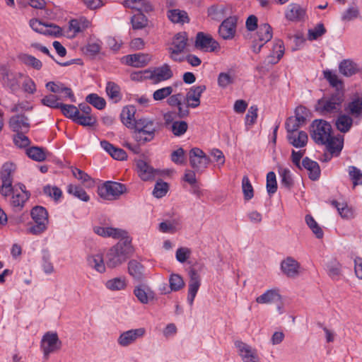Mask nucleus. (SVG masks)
<instances>
[{
	"instance_id": "f257e3e1",
	"label": "nucleus",
	"mask_w": 362,
	"mask_h": 362,
	"mask_svg": "<svg viewBox=\"0 0 362 362\" xmlns=\"http://www.w3.org/2000/svg\"><path fill=\"white\" fill-rule=\"evenodd\" d=\"M132 252L131 240L128 238L120 240L112 247L106 254V264L110 268H115L122 264Z\"/></svg>"
},
{
	"instance_id": "f03ea898",
	"label": "nucleus",
	"mask_w": 362,
	"mask_h": 362,
	"mask_svg": "<svg viewBox=\"0 0 362 362\" xmlns=\"http://www.w3.org/2000/svg\"><path fill=\"white\" fill-rule=\"evenodd\" d=\"M344 100L343 91L337 89L329 97L320 99L316 105V110L322 115L338 113L341 111Z\"/></svg>"
},
{
	"instance_id": "7ed1b4c3",
	"label": "nucleus",
	"mask_w": 362,
	"mask_h": 362,
	"mask_svg": "<svg viewBox=\"0 0 362 362\" xmlns=\"http://www.w3.org/2000/svg\"><path fill=\"white\" fill-rule=\"evenodd\" d=\"M134 139L140 144L151 141L155 137L156 127L153 120L141 118L135 121L134 124Z\"/></svg>"
},
{
	"instance_id": "20e7f679",
	"label": "nucleus",
	"mask_w": 362,
	"mask_h": 362,
	"mask_svg": "<svg viewBox=\"0 0 362 362\" xmlns=\"http://www.w3.org/2000/svg\"><path fill=\"white\" fill-rule=\"evenodd\" d=\"M30 216L35 224L29 227L27 232L35 235L43 233L49 223L47 209L41 206H35L30 211Z\"/></svg>"
},
{
	"instance_id": "39448f33",
	"label": "nucleus",
	"mask_w": 362,
	"mask_h": 362,
	"mask_svg": "<svg viewBox=\"0 0 362 362\" xmlns=\"http://www.w3.org/2000/svg\"><path fill=\"white\" fill-rule=\"evenodd\" d=\"M311 138L317 144H324L332 136V126L325 120L315 119L312 123Z\"/></svg>"
},
{
	"instance_id": "423d86ee",
	"label": "nucleus",
	"mask_w": 362,
	"mask_h": 362,
	"mask_svg": "<svg viewBox=\"0 0 362 362\" xmlns=\"http://www.w3.org/2000/svg\"><path fill=\"white\" fill-rule=\"evenodd\" d=\"M188 41L187 33H177L173 39L171 46L168 48L170 58L175 62H182L185 58L181 54L185 50Z\"/></svg>"
},
{
	"instance_id": "0eeeda50",
	"label": "nucleus",
	"mask_w": 362,
	"mask_h": 362,
	"mask_svg": "<svg viewBox=\"0 0 362 362\" xmlns=\"http://www.w3.org/2000/svg\"><path fill=\"white\" fill-rule=\"evenodd\" d=\"M127 190L126 186L122 183L106 181L98 187V192L101 198L107 200H115Z\"/></svg>"
},
{
	"instance_id": "6e6552de",
	"label": "nucleus",
	"mask_w": 362,
	"mask_h": 362,
	"mask_svg": "<svg viewBox=\"0 0 362 362\" xmlns=\"http://www.w3.org/2000/svg\"><path fill=\"white\" fill-rule=\"evenodd\" d=\"M15 170L16 165L12 163H6L1 168L0 178L2 181V185L0 187V193L4 197L10 196L13 189V173Z\"/></svg>"
},
{
	"instance_id": "1a4fd4ad",
	"label": "nucleus",
	"mask_w": 362,
	"mask_h": 362,
	"mask_svg": "<svg viewBox=\"0 0 362 362\" xmlns=\"http://www.w3.org/2000/svg\"><path fill=\"white\" fill-rule=\"evenodd\" d=\"M62 341L59 340L57 332H46L40 341V348L43 352L44 358L48 359L50 354L60 349Z\"/></svg>"
},
{
	"instance_id": "9d476101",
	"label": "nucleus",
	"mask_w": 362,
	"mask_h": 362,
	"mask_svg": "<svg viewBox=\"0 0 362 362\" xmlns=\"http://www.w3.org/2000/svg\"><path fill=\"white\" fill-rule=\"evenodd\" d=\"M190 166L196 172H202L209 164L210 159L199 148H193L189 153Z\"/></svg>"
},
{
	"instance_id": "9b49d317",
	"label": "nucleus",
	"mask_w": 362,
	"mask_h": 362,
	"mask_svg": "<svg viewBox=\"0 0 362 362\" xmlns=\"http://www.w3.org/2000/svg\"><path fill=\"white\" fill-rule=\"evenodd\" d=\"M194 47L201 51L211 52L219 48V44L211 35L199 32L196 35Z\"/></svg>"
},
{
	"instance_id": "f8f14e48",
	"label": "nucleus",
	"mask_w": 362,
	"mask_h": 362,
	"mask_svg": "<svg viewBox=\"0 0 362 362\" xmlns=\"http://www.w3.org/2000/svg\"><path fill=\"white\" fill-rule=\"evenodd\" d=\"M146 78L150 79L153 84L168 80L173 76L170 66L168 64H164L160 66L156 67L153 70H147Z\"/></svg>"
},
{
	"instance_id": "ddd939ff",
	"label": "nucleus",
	"mask_w": 362,
	"mask_h": 362,
	"mask_svg": "<svg viewBox=\"0 0 362 362\" xmlns=\"http://www.w3.org/2000/svg\"><path fill=\"white\" fill-rule=\"evenodd\" d=\"M235 346L243 362H261L257 349L250 345L237 340L235 341Z\"/></svg>"
},
{
	"instance_id": "4468645a",
	"label": "nucleus",
	"mask_w": 362,
	"mask_h": 362,
	"mask_svg": "<svg viewBox=\"0 0 362 362\" xmlns=\"http://www.w3.org/2000/svg\"><path fill=\"white\" fill-rule=\"evenodd\" d=\"M146 333L144 327L132 329L121 333L117 339V343L122 347H127L136 341L138 339L142 338Z\"/></svg>"
},
{
	"instance_id": "2eb2a0df",
	"label": "nucleus",
	"mask_w": 362,
	"mask_h": 362,
	"mask_svg": "<svg viewBox=\"0 0 362 362\" xmlns=\"http://www.w3.org/2000/svg\"><path fill=\"white\" fill-rule=\"evenodd\" d=\"M10 195H11V197L9 199V204L13 208V211L18 212L23 209L25 203L30 197V193L29 192H19L17 188L13 187Z\"/></svg>"
},
{
	"instance_id": "dca6fc26",
	"label": "nucleus",
	"mask_w": 362,
	"mask_h": 362,
	"mask_svg": "<svg viewBox=\"0 0 362 362\" xmlns=\"http://www.w3.org/2000/svg\"><path fill=\"white\" fill-rule=\"evenodd\" d=\"M237 26V18L235 16H230L225 19L219 25L218 34L223 40H230L235 34Z\"/></svg>"
},
{
	"instance_id": "f3484780",
	"label": "nucleus",
	"mask_w": 362,
	"mask_h": 362,
	"mask_svg": "<svg viewBox=\"0 0 362 362\" xmlns=\"http://www.w3.org/2000/svg\"><path fill=\"white\" fill-rule=\"evenodd\" d=\"M189 282L188 285L187 302L190 305H193L194 300L201 285L200 276L194 267L189 271Z\"/></svg>"
},
{
	"instance_id": "a211bd4d",
	"label": "nucleus",
	"mask_w": 362,
	"mask_h": 362,
	"mask_svg": "<svg viewBox=\"0 0 362 362\" xmlns=\"http://www.w3.org/2000/svg\"><path fill=\"white\" fill-rule=\"evenodd\" d=\"M93 231L98 235L104 238L112 237L115 239L121 238V240L128 238L127 232L119 228L95 226Z\"/></svg>"
},
{
	"instance_id": "6ab92c4d",
	"label": "nucleus",
	"mask_w": 362,
	"mask_h": 362,
	"mask_svg": "<svg viewBox=\"0 0 362 362\" xmlns=\"http://www.w3.org/2000/svg\"><path fill=\"white\" fill-rule=\"evenodd\" d=\"M206 86H194L189 88L185 96L187 107L195 108L200 105V98L206 90Z\"/></svg>"
},
{
	"instance_id": "aec40b11",
	"label": "nucleus",
	"mask_w": 362,
	"mask_h": 362,
	"mask_svg": "<svg viewBox=\"0 0 362 362\" xmlns=\"http://www.w3.org/2000/svg\"><path fill=\"white\" fill-rule=\"evenodd\" d=\"M9 126L14 132H29L30 129L29 119L23 114L12 116L9 120Z\"/></svg>"
},
{
	"instance_id": "412c9836",
	"label": "nucleus",
	"mask_w": 362,
	"mask_h": 362,
	"mask_svg": "<svg viewBox=\"0 0 362 362\" xmlns=\"http://www.w3.org/2000/svg\"><path fill=\"white\" fill-rule=\"evenodd\" d=\"M305 14V9L298 4H289L285 12L286 19L291 21H303Z\"/></svg>"
},
{
	"instance_id": "4be33fe9",
	"label": "nucleus",
	"mask_w": 362,
	"mask_h": 362,
	"mask_svg": "<svg viewBox=\"0 0 362 362\" xmlns=\"http://www.w3.org/2000/svg\"><path fill=\"white\" fill-rule=\"evenodd\" d=\"M299 267V263L291 257L286 258L281 263V271L285 275L290 278L298 276Z\"/></svg>"
},
{
	"instance_id": "5701e85b",
	"label": "nucleus",
	"mask_w": 362,
	"mask_h": 362,
	"mask_svg": "<svg viewBox=\"0 0 362 362\" xmlns=\"http://www.w3.org/2000/svg\"><path fill=\"white\" fill-rule=\"evenodd\" d=\"M90 25V22L85 17L71 19L69 23V32L72 33L71 37H74L78 33L86 30Z\"/></svg>"
},
{
	"instance_id": "b1692460",
	"label": "nucleus",
	"mask_w": 362,
	"mask_h": 362,
	"mask_svg": "<svg viewBox=\"0 0 362 362\" xmlns=\"http://www.w3.org/2000/svg\"><path fill=\"white\" fill-rule=\"evenodd\" d=\"M126 64L134 67H143L148 64L151 60L148 54L137 53L127 55L125 57Z\"/></svg>"
},
{
	"instance_id": "393cba45",
	"label": "nucleus",
	"mask_w": 362,
	"mask_h": 362,
	"mask_svg": "<svg viewBox=\"0 0 362 362\" xmlns=\"http://www.w3.org/2000/svg\"><path fill=\"white\" fill-rule=\"evenodd\" d=\"M100 146L114 159L123 160H125L127 157V153L123 149L114 146L107 141H101Z\"/></svg>"
},
{
	"instance_id": "a878e982",
	"label": "nucleus",
	"mask_w": 362,
	"mask_h": 362,
	"mask_svg": "<svg viewBox=\"0 0 362 362\" xmlns=\"http://www.w3.org/2000/svg\"><path fill=\"white\" fill-rule=\"evenodd\" d=\"M302 166L308 171V177L312 180H317L320 175V168L318 163L305 157L303 159Z\"/></svg>"
},
{
	"instance_id": "bb28decb",
	"label": "nucleus",
	"mask_w": 362,
	"mask_h": 362,
	"mask_svg": "<svg viewBox=\"0 0 362 362\" xmlns=\"http://www.w3.org/2000/svg\"><path fill=\"white\" fill-rule=\"evenodd\" d=\"M343 141L342 136L337 137L332 136L323 145L326 146V148L330 154L338 156L342 150Z\"/></svg>"
},
{
	"instance_id": "cd10ccee",
	"label": "nucleus",
	"mask_w": 362,
	"mask_h": 362,
	"mask_svg": "<svg viewBox=\"0 0 362 362\" xmlns=\"http://www.w3.org/2000/svg\"><path fill=\"white\" fill-rule=\"evenodd\" d=\"M288 142L296 148L304 147L308 142V134L303 131L287 134Z\"/></svg>"
},
{
	"instance_id": "c85d7f7f",
	"label": "nucleus",
	"mask_w": 362,
	"mask_h": 362,
	"mask_svg": "<svg viewBox=\"0 0 362 362\" xmlns=\"http://www.w3.org/2000/svg\"><path fill=\"white\" fill-rule=\"evenodd\" d=\"M139 177L144 181L149 180L154 177L155 170L146 161L139 160L136 163Z\"/></svg>"
},
{
	"instance_id": "c756f323",
	"label": "nucleus",
	"mask_w": 362,
	"mask_h": 362,
	"mask_svg": "<svg viewBox=\"0 0 362 362\" xmlns=\"http://www.w3.org/2000/svg\"><path fill=\"white\" fill-rule=\"evenodd\" d=\"M21 74H13L11 72H6L2 78V82L4 86L9 88L12 92H15L20 88V83L18 82V77H21Z\"/></svg>"
},
{
	"instance_id": "7c9ffc66",
	"label": "nucleus",
	"mask_w": 362,
	"mask_h": 362,
	"mask_svg": "<svg viewBox=\"0 0 362 362\" xmlns=\"http://www.w3.org/2000/svg\"><path fill=\"white\" fill-rule=\"evenodd\" d=\"M136 109L134 106H127L123 108L120 114L122 122L128 128L134 129L135 121L134 114Z\"/></svg>"
},
{
	"instance_id": "2f4dec72",
	"label": "nucleus",
	"mask_w": 362,
	"mask_h": 362,
	"mask_svg": "<svg viewBox=\"0 0 362 362\" xmlns=\"http://www.w3.org/2000/svg\"><path fill=\"white\" fill-rule=\"evenodd\" d=\"M272 38V28L268 23L261 24L258 27L257 32V38L259 42L265 45Z\"/></svg>"
},
{
	"instance_id": "473e14b6",
	"label": "nucleus",
	"mask_w": 362,
	"mask_h": 362,
	"mask_svg": "<svg viewBox=\"0 0 362 362\" xmlns=\"http://www.w3.org/2000/svg\"><path fill=\"white\" fill-rule=\"evenodd\" d=\"M340 74L344 76L349 77L356 74L358 70V66L352 60L344 59L339 65Z\"/></svg>"
},
{
	"instance_id": "72a5a7b5",
	"label": "nucleus",
	"mask_w": 362,
	"mask_h": 362,
	"mask_svg": "<svg viewBox=\"0 0 362 362\" xmlns=\"http://www.w3.org/2000/svg\"><path fill=\"white\" fill-rule=\"evenodd\" d=\"M134 293L137 299L143 304H147L154 298V293L149 288H145L142 286H136Z\"/></svg>"
},
{
	"instance_id": "f704fd0d",
	"label": "nucleus",
	"mask_w": 362,
	"mask_h": 362,
	"mask_svg": "<svg viewBox=\"0 0 362 362\" xmlns=\"http://www.w3.org/2000/svg\"><path fill=\"white\" fill-rule=\"evenodd\" d=\"M88 265L95 269L100 273H103L105 271V264L104 259L101 254H95L88 257L87 259Z\"/></svg>"
},
{
	"instance_id": "c9c22d12",
	"label": "nucleus",
	"mask_w": 362,
	"mask_h": 362,
	"mask_svg": "<svg viewBox=\"0 0 362 362\" xmlns=\"http://www.w3.org/2000/svg\"><path fill=\"white\" fill-rule=\"evenodd\" d=\"M168 17L173 23H185L189 22V17L185 11L172 9L168 12Z\"/></svg>"
},
{
	"instance_id": "e433bc0d",
	"label": "nucleus",
	"mask_w": 362,
	"mask_h": 362,
	"mask_svg": "<svg viewBox=\"0 0 362 362\" xmlns=\"http://www.w3.org/2000/svg\"><path fill=\"white\" fill-rule=\"evenodd\" d=\"M128 271L132 276L140 280L144 276V267L140 262L133 259L128 263Z\"/></svg>"
},
{
	"instance_id": "4c0bfd02",
	"label": "nucleus",
	"mask_w": 362,
	"mask_h": 362,
	"mask_svg": "<svg viewBox=\"0 0 362 362\" xmlns=\"http://www.w3.org/2000/svg\"><path fill=\"white\" fill-rule=\"evenodd\" d=\"M281 299V296L279 293L274 289L267 290L262 295L258 296L256 298V301L258 303L264 304V303H271Z\"/></svg>"
},
{
	"instance_id": "58836bf2",
	"label": "nucleus",
	"mask_w": 362,
	"mask_h": 362,
	"mask_svg": "<svg viewBox=\"0 0 362 362\" xmlns=\"http://www.w3.org/2000/svg\"><path fill=\"white\" fill-rule=\"evenodd\" d=\"M352 124V118L346 115H339L335 123L337 129L342 133L349 132Z\"/></svg>"
},
{
	"instance_id": "ea45409f",
	"label": "nucleus",
	"mask_w": 362,
	"mask_h": 362,
	"mask_svg": "<svg viewBox=\"0 0 362 362\" xmlns=\"http://www.w3.org/2000/svg\"><path fill=\"white\" fill-rule=\"evenodd\" d=\"M26 154L30 158L35 161L41 162L46 159L45 151L42 147H30L26 150Z\"/></svg>"
},
{
	"instance_id": "a19ab883",
	"label": "nucleus",
	"mask_w": 362,
	"mask_h": 362,
	"mask_svg": "<svg viewBox=\"0 0 362 362\" xmlns=\"http://www.w3.org/2000/svg\"><path fill=\"white\" fill-rule=\"evenodd\" d=\"M106 93L108 97L115 103H117L122 99L120 88L114 82H107L106 86Z\"/></svg>"
},
{
	"instance_id": "79ce46f5",
	"label": "nucleus",
	"mask_w": 362,
	"mask_h": 362,
	"mask_svg": "<svg viewBox=\"0 0 362 362\" xmlns=\"http://www.w3.org/2000/svg\"><path fill=\"white\" fill-rule=\"evenodd\" d=\"M67 192L83 202H88L90 199L86 192L80 186L69 185L67 187Z\"/></svg>"
},
{
	"instance_id": "37998d69",
	"label": "nucleus",
	"mask_w": 362,
	"mask_h": 362,
	"mask_svg": "<svg viewBox=\"0 0 362 362\" xmlns=\"http://www.w3.org/2000/svg\"><path fill=\"white\" fill-rule=\"evenodd\" d=\"M305 221L308 226L310 228L317 238L320 239L323 237L324 233L322 229L311 215H306L305 217Z\"/></svg>"
},
{
	"instance_id": "c03bdc74",
	"label": "nucleus",
	"mask_w": 362,
	"mask_h": 362,
	"mask_svg": "<svg viewBox=\"0 0 362 362\" xmlns=\"http://www.w3.org/2000/svg\"><path fill=\"white\" fill-rule=\"evenodd\" d=\"M127 286L124 278L116 277L106 281L105 286L111 291H120L124 289Z\"/></svg>"
},
{
	"instance_id": "a18cd8bd",
	"label": "nucleus",
	"mask_w": 362,
	"mask_h": 362,
	"mask_svg": "<svg viewBox=\"0 0 362 362\" xmlns=\"http://www.w3.org/2000/svg\"><path fill=\"white\" fill-rule=\"evenodd\" d=\"M19 59L24 64L32 66L37 70H40L42 66V62L32 55L23 54L19 56Z\"/></svg>"
},
{
	"instance_id": "49530a36",
	"label": "nucleus",
	"mask_w": 362,
	"mask_h": 362,
	"mask_svg": "<svg viewBox=\"0 0 362 362\" xmlns=\"http://www.w3.org/2000/svg\"><path fill=\"white\" fill-rule=\"evenodd\" d=\"M347 109L351 115L359 117L362 113V97H356L348 105Z\"/></svg>"
},
{
	"instance_id": "de8ad7c7",
	"label": "nucleus",
	"mask_w": 362,
	"mask_h": 362,
	"mask_svg": "<svg viewBox=\"0 0 362 362\" xmlns=\"http://www.w3.org/2000/svg\"><path fill=\"white\" fill-rule=\"evenodd\" d=\"M131 23L133 29L140 30L147 25L148 19L144 13H139L131 18Z\"/></svg>"
},
{
	"instance_id": "09e8293b",
	"label": "nucleus",
	"mask_w": 362,
	"mask_h": 362,
	"mask_svg": "<svg viewBox=\"0 0 362 362\" xmlns=\"http://www.w3.org/2000/svg\"><path fill=\"white\" fill-rule=\"evenodd\" d=\"M242 190L245 200L249 201L254 197L253 187L247 175L243 176L242 179Z\"/></svg>"
},
{
	"instance_id": "8fccbe9b",
	"label": "nucleus",
	"mask_w": 362,
	"mask_h": 362,
	"mask_svg": "<svg viewBox=\"0 0 362 362\" xmlns=\"http://www.w3.org/2000/svg\"><path fill=\"white\" fill-rule=\"evenodd\" d=\"M86 101L98 110H103L106 105L105 100L96 93H90L86 98Z\"/></svg>"
},
{
	"instance_id": "3c124183",
	"label": "nucleus",
	"mask_w": 362,
	"mask_h": 362,
	"mask_svg": "<svg viewBox=\"0 0 362 362\" xmlns=\"http://www.w3.org/2000/svg\"><path fill=\"white\" fill-rule=\"evenodd\" d=\"M28 132H16V134L13 135V140L16 146L23 148L28 147L30 145V141L29 138L25 136V134Z\"/></svg>"
},
{
	"instance_id": "603ef678",
	"label": "nucleus",
	"mask_w": 362,
	"mask_h": 362,
	"mask_svg": "<svg viewBox=\"0 0 362 362\" xmlns=\"http://www.w3.org/2000/svg\"><path fill=\"white\" fill-rule=\"evenodd\" d=\"M169 284L171 291H177L185 286L182 276L177 274H172L169 278Z\"/></svg>"
},
{
	"instance_id": "864d4df0",
	"label": "nucleus",
	"mask_w": 362,
	"mask_h": 362,
	"mask_svg": "<svg viewBox=\"0 0 362 362\" xmlns=\"http://www.w3.org/2000/svg\"><path fill=\"white\" fill-rule=\"evenodd\" d=\"M59 109L66 117L71 119L74 122L79 113V110L74 105L62 103Z\"/></svg>"
},
{
	"instance_id": "5fc2aeb1",
	"label": "nucleus",
	"mask_w": 362,
	"mask_h": 362,
	"mask_svg": "<svg viewBox=\"0 0 362 362\" xmlns=\"http://www.w3.org/2000/svg\"><path fill=\"white\" fill-rule=\"evenodd\" d=\"M235 76L230 72H221L218 76V85L222 88H226L228 86L234 83Z\"/></svg>"
},
{
	"instance_id": "6e6d98bb",
	"label": "nucleus",
	"mask_w": 362,
	"mask_h": 362,
	"mask_svg": "<svg viewBox=\"0 0 362 362\" xmlns=\"http://www.w3.org/2000/svg\"><path fill=\"white\" fill-rule=\"evenodd\" d=\"M188 124L185 121H175L171 126V131L175 136L183 135L187 130Z\"/></svg>"
},
{
	"instance_id": "4d7b16f0",
	"label": "nucleus",
	"mask_w": 362,
	"mask_h": 362,
	"mask_svg": "<svg viewBox=\"0 0 362 362\" xmlns=\"http://www.w3.org/2000/svg\"><path fill=\"white\" fill-rule=\"evenodd\" d=\"M168 191V183L160 180L156 183L153 191V194L156 198H161L167 194Z\"/></svg>"
},
{
	"instance_id": "13d9d810",
	"label": "nucleus",
	"mask_w": 362,
	"mask_h": 362,
	"mask_svg": "<svg viewBox=\"0 0 362 362\" xmlns=\"http://www.w3.org/2000/svg\"><path fill=\"white\" fill-rule=\"evenodd\" d=\"M102 42L100 40H90L85 47L87 54L95 56L98 54L101 49Z\"/></svg>"
},
{
	"instance_id": "bf43d9fd",
	"label": "nucleus",
	"mask_w": 362,
	"mask_h": 362,
	"mask_svg": "<svg viewBox=\"0 0 362 362\" xmlns=\"http://www.w3.org/2000/svg\"><path fill=\"white\" fill-rule=\"evenodd\" d=\"M327 273L332 279H337L341 274V264L336 260L330 262L327 264Z\"/></svg>"
},
{
	"instance_id": "052dcab7",
	"label": "nucleus",
	"mask_w": 362,
	"mask_h": 362,
	"mask_svg": "<svg viewBox=\"0 0 362 362\" xmlns=\"http://www.w3.org/2000/svg\"><path fill=\"white\" fill-rule=\"evenodd\" d=\"M74 122L84 127H92L95 124L96 119L92 115H81L79 112Z\"/></svg>"
},
{
	"instance_id": "680f3d73",
	"label": "nucleus",
	"mask_w": 362,
	"mask_h": 362,
	"mask_svg": "<svg viewBox=\"0 0 362 362\" xmlns=\"http://www.w3.org/2000/svg\"><path fill=\"white\" fill-rule=\"evenodd\" d=\"M267 190L269 194H274L277 190L276 175L274 172H269L267 175Z\"/></svg>"
},
{
	"instance_id": "e2e57ef3",
	"label": "nucleus",
	"mask_w": 362,
	"mask_h": 362,
	"mask_svg": "<svg viewBox=\"0 0 362 362\" xmlns=\"http://www.w3.org/2000/svg\"><path fill=\"white\" fill-rule=\"evenodd\" d=\"M58 100L59 98H57V95L50 94L45 96L41 100V103L42 105L49 107L59 109L62 103H59Z\"/></svg>"
},
{
	"instance_id": "0e129e2a",
	"label": "nucleus",
	"mask_w": 362,
	"mask_h": 362,
	"mask_svg": "<svg viewBox=\"0 0 362 362\" xmlns=\"http://www.w3.org/2000/svg\"><path fill=\"white\" fill-rule=\"evenodd\" d=\"M349 175L354 186L362 185V173L355 166L349 167Z\"/></svg>"
},
{
	"instance_id": "69168bd1",
	"label": "nucleus",
	"mask_w": 362,
	"mask_h": 362,
	"mask_svg": "<svg viewBox=\"0 0 362 362\" xmlns=\"http://www.w3.org/2000/svg\"><path fill=\"white\" fill-rule=\"evenodd\" d=\"M173 92V88L171 86H166L154 91L153 98L155 100H162L170 96Z\"/></svg>"
},
{
	"instance_id": "338daca9",
	"label": "nucleus",
	"mask_w": 362,
	"mask_h": 362,
	"mask_svg": "<svg viewBox=\"0 0 362 362\" xmlns=\"http://www.w3.org/2000/svg\"><path fill=\"white\" fill-rule=\"evenodd\" d=\"M171 160L177 165L185 163V151L180 147L177 150L173 151L170 156Z\"/></svg>"
},
{
	"instance_id": "774afa93",
	"label": "nucleus",
	"mask_w": 362,
	"mask_h": 362,
	"mask_svg": "<svg viewBox=\"0 0 362 362\" xmlns=\"http://www.w3.org/2000/svg\"><path fill=\"white\" fill-rule=\"evenodd\" d=\"M43 192L46 195L53 198L55 201H58L62 194V192L59 187L56 186L52 187L49 185L43 187Z\"/></svg>"
}]
</instances>
